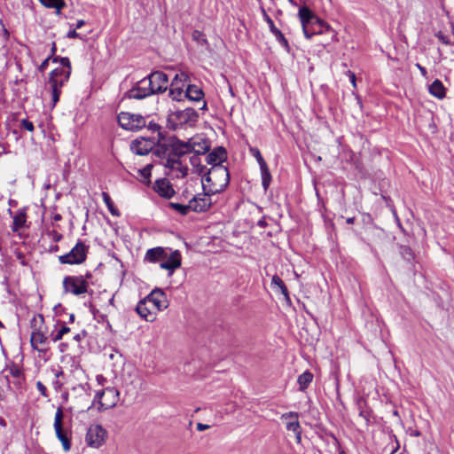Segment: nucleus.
Listing matches in <instances>:
<instances>
[{
	"label": "nucleus",
	"mask_w": 454,
	"mask_h": 454,
	"mask_svg": "<svg viewBox=\"0 0 454 454\" xmlns=\"http://www.w3.org/2000/svg\"><path fill=\"white\" fill-rule=\"evenodd\" d=\"M196 428L198 431H204V430L208 429L209 426L206 425V424H202V423H198L196 426Z\"/></svg>",
	"instance_id": "nucleus-57"
},
{
	"label": "nucleus",
	"mask_w": 454,
	"mask_h": 454,
	"mask_svg": "<svg viewBox=\"0 0 454 454\" xmlns=\"http://www.w3.org/2000/svg\"><path fill=\"white\" fill-rule=\"evenodd\" d=\"M153 190L162 198L170 199L175 194L170 182L166 178L158 179L155 181Z\"/></svg>",
	"instance_id": "nucleus-21"
},
{
	"label": "nucleus",
	"mask_w": 454,
	"mask_h": 454,
	"mask_svg": "<svg viewBox=\"0 0 454 454\" xmlns=\"http://www.w3.org/2000/svg\"><path fill=\"white\" fill-rule=\"evenodd\" d=\"M84 24H85V22L83 20H77L76 24L74 25V27H75L77 29V28L82 27Z\"/></svg>",
	"instance_id": "nucleus-59"
},
{
	"label": "nucleus",
	"mask_w": 454,
	"mask_h": 454,
	"mask_svg": "<svg viewBox=\"0 0 454 454\" xmlns=\"http://www.w3.org/2000/svg\"><path fill=\"white\" fill-rule=\"evenodd\" d=\"M0 425L5 426V421L3 418H0Z\"/></svg>",
	"instance_id": "nucleus-64"
},
{
	"label": "nucleus",
	"mask_w": 454,
	"mask_h": 454,
	"mask_svg": "<svg viewBox=\"0 0 454 454\" xmlns=\"http://www.w3.org/2000/svg\"><path fill=\"white\" fill-rule=\"evenodd\" d=\"M95 392L91 407H95L98 411L111 409L119 402L120 394L115 387H106L102 389L95 390Z\"/></svg>",
	"instance_id": "nucleus-3"
},
{
	"label": "nucleus",
	"mask_w": 454,
	"mask_h": 454,
	"mask_svg": "<svg viewBox=\"0 0 454 454\" xmlns=\"http://www.w3.org/2000/svg\"><path fill=\"white\" fill-rule=\"evenodd\" d=\"M58 250H59V246L58 245H52L49 248L50 252H57Z\"/></svg>",
	"instance_id": "nucleus-61"
},
{
	"label": "nucleus",
	"mask_w": 454,
	"mask_h": 454,
	"mask_svg": "<svg viewBox=\"0 0 454 454\" xmlns=\"http://www.w3.org/2000/svg\"><path fill=\"white\" fill-rule=\"evenodd\" d=\"M204 97L203 90L194 84H188L185 89L184 98H188L191 101H200Z\"/></svg>",
	"instance_id": "nucleus-26"
},
{
	"label": "nucleus",
	"mask_w": 454,
	"mask_h": 454,
	"mask_svg": "<svg viewBox=\"0 0 454 454\" xmlns=\"http://www.w3.org/2000/svg\"><path fill=\"white\" fill-rule=\"evenodd\" d=\"M157 146V141L155 138H145L141 137L132 142L130 148L131 151L137 155H146L150 152H153Z\"/></svg>",
	"instance_id": "nucleus-14"
},
{
	"label": "nucleus",
	"mask_w": 454,
	"mask_h": 454,
	"mask_svg": "<svg viewBox=\"0 0 454 454\" xmlns=\"http://www.w3.org/2000/svg\"><path fill=\"white\" fill-rule=\"evenodd\" d=\"M102 198L110 213L113 215H119V210L115 207L114 203L111 199L110 195L107 192H103Z\"/></svg>",
	"instance_id": "nucleus-35"
},
{
	"label": "nucleus",
	"mask_w": 454,
	"mask_h": 454,
	"mask_svg": "<svg viewBox=\"0 0 454 454\" xmlns=\"http://www.w3.org/2000/svg\"><path fill=\"white\" fill-rule=\"evenodd\" d=\"M82 335L85 336V331H84V330H82V331L81 332V333L76 334V335L74 337V340H76L77 342H79V341L81 340V336H82Z\"/></svg>",
	"instance_id": "nucleus-60"
},
{
	"label": "nucleus",
	"mask_w": 454,
	"mask_h": 454,
	"mask_svg": "<svg viewBox=\"0 0 454 454\" xmlns=\"http://www.w3.org/2000/svg\"><path fill=\"white\" fill-rule=\"evenodd\" d=\"M262 16L264 20L269 25L270 32L274 35L276 40L279 43V44L287 51L290 52L291 48L288 43L287 39L285 37L283 33L275 26L272 19L267 14L265 10L262 9Z\"/></svg>",
	"instance_id": "nucleus-19"
},
{
	"label": "nucleus",
	"mask_w": 454,
	"mask_h": 454,
	"mask_svg": "<svg viewBox=\"0 0 454 454\" xmlns=\"http://www.w3.org/2000/svg\"><path fill=\"white\" fill-rule=\"evenodd\" d=\"M356 405L359 411V417H361L365 425L368 426L371 422L372 410L369 408L367 402L364 398H359L356 402Z\"/></svg>",
	"instance_id": "nucleus-27"
},
{
	"label": "nucleus",
	"mask_w": 454,
	"mask_h": 454,
	"mask_svg": "<svg viewBox=\"0 0 454 454\" xmlns=\"http://www.w3.org/2000/svg\"><path fill=\"white\" fill-rule=\"evenodd\" d=\"M36 388L43 396H48L47 388L41 381L36 382Z\"/></svg>",
	"instance_id": "nucleus-49"
},
{
	"label": "nucleus",
	"mask_w": 454,
	"mask_h": 454,
	"mask_svg": "<svg viewBox=\"0 0 454 454\" xmlns=\"http://www.w3.org/2000/svg\"><path fill=\"white\" fill-rule=\"evenodd\" d=\"M167 258L166 249L161 247L148 249L145 255V261L157 262Z\"/></svg>",
	"instance_id": "nucleus-25"
},
{
	"label": "nucleus",
	"mask_w": 454,
	"mask_h": 454,
	"mask_svg": "<svg viewBox=\"0 0 454 454\" xmlns=\"http://www.w3.org/2000/svg\"><path fill=\"white\" fill-rule=\"evenodd\" d=\"M151 168H152V165H147L144 168L139 170L140 175L144 179L149 180V178L151 176Z\"/></svg>",
	"instance_id": "nucleus-47"
},
{
	"label": "nucleus",
	"mask_w": 454,
	"mask_h": 454,
	"mask_svg": "<svg viewBox=\"0 0 454 454\" xmlns=\"http://www.w3.org/2000/svg\"><path fill=\"white\" fill-rule=\"evenodd\" d=\"M43 323H44V317L43 315L38 314V315L34 316L30 321V327L32 329V332L42 330V326H43Z\"/></svg>",
	"instance_id": "nucleus-36"
},
{
	"label": "nucleus",
	"mask_w": 454,
	"mask_h": 454,
	"mask_svg": "<svg viewBox=\"0 0 454 454\" xmlns=\"http://www.w3.org/2000/svg\"><path fill=\"white\" fill-rule=\"evenodd\" d=\"M56 51H57L56 43L53 42L51 43V55L50 56H51L52 62H59L60 63V59L62 57L55 56Z\"/></svg>",
	"instance_id": "nucleus-48"
},
{
	"label": "nucleus",
	"mask_w": 454,
	"mask_h": 454,
	"mask_svg": "<svg viewBox=\"0 0 454 454\" xmlns=\"http://www.w3.org/2000/svg\"><path fill=\"white\" fill-rule=\"evenodd\" d=\"M81 361H82V359H81L80 356H74L72 357L71 368H72V372L74 374H80V373L83 372V369L81 364Z\"/></svg>",
	"instance_id": "nucleus-38"
},
{
	"label": "nucleus",
	"mask_w": 454,
	"mask_h": 454,
	"mask_svg": "<svg viewBox=\"0 0 454 454\" xmlns=\"http://www.w3.org/2000/svg\"><path fill=\"white\" fill-rule=\"evenodd\" d=\"M400 254L403 256V258L408 262H412L415 258V254L412 249L408 246H401Z\"/></svg>",
	"instance_id": "nucleus-39"
},
{
	"label": "nucleus",
	"mask_w": 454,
	"mask_h": 454,
	"mask_svg": "<svg viewBox=\"0 0 454 454\" xmlns=\"http://www.w3.org/2000/svg\"><path fill=\"white\" fill-rule=\"evenodd\" d=\"M314 375L309 371H305L303 373L298 376L297 383L299 385V390L304 392L309 384L312 382Z\"/></svg>",
	"instance_id": "nucleus-30"
},
{
	"label": "nucleus",
	"mask_w": 454,
	"mask_h": 454,
	"mask_svg": "<svg viewBox=\"0 0 454 454\" xmlns=\"http://www.w3.org/2000/svg\"><path fill=\"white\" fill-rule=\"evenodd\" d=\"M51 90V107L53 108L59 100L61 89L56 87H50Z\"/></svg>",
	"instance_id": "nucleus-41"
},
{
	"label": "nucleus",
	"mask_w": 454,
	"mask_h": 454,
	"mask_svg": "<svg viewBox=\"0 0 454 454\" xmlns=\"http://www.w3.org/2000/svg\"><path fill=\"white\" fill-rule=\"evenodd\" d=\"M70 27H72L68 33H67V37L68 38H75V37H78L79 35L78 33L76 32V28L74 27V25H70Z\"/></svg>",
	"instance_id": "nucleus-54"
},
{
	"label": "nucleus",
	"mask_w": 454,
	"mask_h": 454,
	"mask_svg": "<svg viewBox=\"0 0 454 454\" xmlns=\"http://www.w3.org/2000/svg\"><path fill=\"white\" fill-rule=\"evenodd\" d=\"M25 223H26V214L23 212L17 214L13 217L12 227V231H18L21 227H23L25 225Z\"/></svg>",
	"instance_id": "nucleus-34"
},
{
	"label": "nucleus",
	"mask_w": 454,
	"mask_h": 454,
	"mask_svg": "<svg viewBox=\"0 0 454 454\" xmlns=\"http://www.w3.org/2000/svg\"><path fill=\"white\" fill-rule=\"evenodd\" d=\"M347 74H348V77H349V79H350V82H351L352 85H353L354 87H356V74H355V73H353V72H351V71H349V70H348V71L347 72Z\"/></svg>",
	"instance_id": "nucleus-56"
},
{
	"label": "nucleus",
	"mask_w": 454,
	"mask_h": 454,
	"mask_svg": "<svg viewBox=\"0 0 454 454\" xmlns=\"http://www.w3.org/2000/svg\"><path fill=\"white\" fill-rule=\"evenodd\" d=\"M145 78L153 94L164 92L168 87V75L161 71L153 72Z\"/></svg>",
	"instance_id": "nucleus-11"
},
{
	"label": "nucleus",
	"mask_w": 454,
	"mask_h": 454,
	"mask_svg": "<svg viewBox=\"0 0 454 454\" xmlns=\"http://www.w3.org/2000/svg\"><path fill=\"white\" fill-rule=\"evenodd\" d=\"M211 195L214 194L204 191V193L193 196V198L189 201L190 206H192L191 209L198 213L207 211L212 205Z\"/></svg>",
	"instance_id": "nucleus-16"
},
{
	"label": "nucleus",
	"mask_w": 454,
	"mask_h": 454,
	"mask_svg": "<svg viewBox=\"0 0 454 454\" xmlns=\"http://www.w3.org/2000/svg\"><path fill=\"white\" fill-rule=\"evenodd\" d=\"M136 311L141 318L148 322L154 321L157 313L160 312L159 310H156V309H152V305L143 299L138 301L136 307Z\"/></svg>",
	"instance_id": "nucleus-20"
},
{
	"label": "nucleus",
	"mask_w": 454,
	"mask_h": 454,
	"mask_svg": "<svg viewBox=\"0 0 454 454\" xmlns=\"http://www.w3.org/2000/svg\"><path fill=\"white\" fill-rule=\"evenodd\" d=\"M227 159V152L223 146H219L209 153L206 157V161L211 167L223 165L222 163Z\"/></svg>",
	"instance_id": "nucleus-23"
},
{
	"label": "nucleus",
	"mask_w": 454,
	"mask_h": 454,
	"mask_svg": "<svg viewBox=\"0 0 454 454\" xmlns=\"http://www.w3.org/2000/svg\"><path fill=\"white\" fill-rule=\"evenodd\" d=\"M160 145L159 153L167 155L165 162H161L168 168V175L174 174L177 178H184L188 175V167L183 162L182 158L191 153L205 154L210 150V143L206 138L192 137L184 142L176 136H171L167 144Z\"/></svg>",
	"instance_id": "nucleus-1"
},
{
	"label": "nucleus",
	"mask_w": 454,
	"mask_h": 454,
	"mask_svg": "<svg viewBox=\"0 0 454 454\" xmlns=\"http://www.w3.org/2000/svg\"><path fill=\"white\" fill-rule=\"evenodd\" d=\"M46 342L47 337L45 336L42 330L31 333L30 343L33 349H36L40 352L45 351Z\"/></svg>",
	"instance_id": "nucleus-24"
},
{
	"label": "nucleus",
	"mask_w": 454,
	"mask_h": 454,
	"mask_svg": "<svg viewBox=\"0 0 454 454\" xmlns=\"http://www.w3.org/2000/svg\"><path fill=\"white\" fill-rule=\"evenodd\" d=\"M320 24L318 23H311L309 27V32L310 34L309 36H306L307 38H311L312 35H317V34H323L328 31H331V27L323 20L319 19Z\"/></svg>",
	"instance_id": "nucleus-29"
},
{
	"label": "nucleus",
	"mask_w": 454,
	"mask_h": 454,
	"mask_svg": "<svg viewBox=\"0 0 454 454\" xmlns=\"http://www.w3.org/2000/svg\"><path fill=\"white\" fill-rule=\"evenodd\" d=\"M71 74V63L68 58L60 59V67L50 73L48 84L50 87H61L68 81Z\"/></svg>",
	"instance_id": "nucleus-4"
},
{
	"label": "nucleus",
	"mask_w": 454,
	"mask_h": 454,
	"mask_svg": "<svg viewBox=\"0 0 454 454\" xmlns=\"http://www.w3.org/2000/svg\"><path fill=\"white\" fill-rule=\"evenodd\" d=\"M20 129L27 130L29 132H33L35 130V126L32 121L27 119H22L20 121Z\"/></svg>",
	"instance_id": "nucleus-44"
},
{
	"label": "nucleus",
	"mask_w": 454,
	"mask_h": 454,
	"mask_svg": "<svg viewBox=\"0 0 454 454\" xmlns=\"http://www.w3.org/2000/svg\"><path fill=\"white\" fill-rule=\"evenodd\" d=\"M64 292L74 295H80L85 293L84 276H66L63 279Z\"/></svg>",
	"instance_id": "nucleus-10"
},
{
	"label": "nucleus",
	"mask_w": 454,
	"mask_h": 454,
	"mask_svg": "<svg viewBox=\"0 0 454 454\" xmlns=\"http://www.w3.org/2000/svg\"><path fill=\"white\" fill-rule=\"evenodd\" d=\"M168 207L177 211L181 215H186L191 209L190 203L188 205H183L176 202H169Z\"/></svg>",
	"instance_id": "nucleus-37"
},
{
	"label": "nucleus",
	"mask_w": 454,
	"mask_h": 454,
	"mask_svg": "<svg viewBox=\"0 0 454 454\" xmlns=\"http://www.w3.org/2000/svg\"><path fill=\"white\" fill-rule=\"evenodd\" d=\"M298 15L305 36H309L310 34L309 27L311 23L320 24L319 18L309 7L305 5L300 7Z\"/></svg>",
	"instance_id": "nucleus-17"
},
{
	"label": "nucleus",
	"mask_w": 454,
	"mask_h": 454,
	"mask_svg": "<svg viewBox=\"0 0 454 454\" xmlns=\"http://www.w3.org/2000/svg\"><path fill=\"white\" fill-rule=\"evenodd\" d=\"M61 219H62L61 215H59V214H54V215L51 216V221H52V222H51V224H52V226H56V225L54 224V223H55V222H58V221H59V220H61Z\"/></svg>",
	"instance_id": "nucleus-58"
},
{
	"label": "nucleus",
	"mask_w": 454,
	"mask_h": 454,
	"mask_svg": "<svg viewBox=\"0 0 454 454\" xmlns=\"http://www.w3.org/2000/svg\"><path fill=\"white\" fill-rule=\"evenodd\" d=\"M59 225L52 226V228L46 227L43 237H47L49 239L54 241L55 243L60 241L62 239V234L57 231Z\"/></svg>",
	"instance_id": "nucleus-33"
},
{
	"label": "nucleus",
	"mask_w": 454,
	"mask_h": 454,
	"mask_svg": "<svg viewBox=\"0 0 454 454\" xmlns=\"http://www.w3.org/2000/svg\"><path fill=\"white\" fill-rule=\"evenodd\" d=\"M143 300L152 305V309H156L159 311L165 309L168 306L166 294L160 288H154Z\"/></svg>",
	"instance_id": "nucleus-12"
},
{
	"label": "nucleus",
	"mask_w": 454,
	"mask_h": 454,
	"mask_svg": "<svg viewBox=\"0 0 454 454\" xmlns=\"http://www.w3.org/2000/svg\"><path fill=\"white\" fill-rule=\"evenodd\" d=\"M271 285L277 286L278 288H280V286L286 284L284 283L280 277H278V275H274L271 278Z\"/></svg>",
	"instance_id": "nucleus-50"
},
{
	"label": "nucleus",
	"mask_w": 454,
	"mask_h": 454,
	"mask_svg": "<svg viewBox=\"0 0 454 454\" xmlns=\"http://www.w3.org/2000/svg\"><path fill=\"white\" fill-rule=\"evenodd\" d=\"M190 81L186 73L176 74L169 86V96L173 100L181 101L184 99L187 83Z\"/></svg>",
	"instance_id": "nucleus-7"
},
{
	"label": "nucleus",
	"mask_w": 454,
	"mask_h": 454,
	"mask_svg": "<svg viewBox=\"0 0 454 454\" xmlns=\"http://www.w3.org/2000/svg\"><path fill=\"white\" fill-rule=\"evenodd\" d=\"M437 39L442 43V44H445V45H450L451 44V42H450V39L448 35H444L442 31H438L437 33H435L434 35Z\"/></svg>",
	"instance_id": "nucleus-46"
},
{
	"label": "nucleus",
	"mask_w": 454,
	"mask_h": 454,
	"mask_svg": "<svg viewBox=\"0 0 454 454\" xmlns=\"http://www.w3.org/2000/svg\"><path fill=\"white\" fill-rule=\"evenodd\" d=\"M63 419L64 412L62 407H59L55 413L53 427L56 436L61 442L64 450L69 451L71 449L69 431L65 427Z\"/></svg>",
	"instance_id": "nucleus-6"
},
{
	"label": "nucleus",
	"mask_w": 454,
	"mask_h": 454,
	"mask_svg": "<svg viewBox=\"0 0 454 454\" xmlns=\"http://www.w3.org/2000/svg\"><path fill=\"white\" fill-rule=\"evenodd\" d=\"M50 60H52L51 56H48V57H47V58H46V59H45L41 63V65L38 67V70H39L40 72H42V73H43V72H44V71L47 69L48 66H49V62H50Z\"/></svg>",
	"instance_id": "nucleus-52"
},
{
	"label": "nucleus",
	"mask_w": 454,
	"mask_h": 454,
	"mask_svg": "<svg viewBox=\"0 0 454 454\" xmlns=\"http://www.w3.org/2000/svg\"><path fill=\"white\" fill-rule=\"evenodd\" d=\"M281 419L286 421V430L292 431L295 434L298 443L301 441V427L299 422V414L296 411H289L281 415Z\"/></svg>",
	"instance_id": "nucleus-15"
},
{
	"label": "nucleus",
	"mask_w": 454,
	"mask_h": 454,
	"mask_svg": "<svg viewBox=\"0 0 454 454\" xmlns=\"http://www.w3.org/2000/svg\"><path fill=\"white\" fill-rule=\"evenodd\" d=\"M9 373L15 377V378H20L22 374V372L21 370L19 368L18 365L12 364L11 366H9L7 369H6Z\"/></svg>",
	"instance_id": "nucleus-45"
},
{
	"label": "nucleus",
	"mask_w": 454,
	"mask_h": 454,
	"mask_svg": "<svg viewBox=\"0 0 454 454\" xmlns=\"http://www.w3.org/2000/svg\"><path fill=\"white\" fill-rule=\"evenodd\" d=\"M119 125L127 130L137 131L146 126V121L141 114L121 112L117 116Z\"/></svg>",
	"instance_id": "nucleus-5"
},
{
	"label": "nucleus",
	"mask_w": 454,
	"mask_h": 454,
	"mask_svg": "<svg viewBox=\"0 0 454 454\" xmlns=\"http://www.w3.org/2000/svg\"><path fill=\"white\" fill-rule=\"evenodd\" d=\"M107 437L108 433L102 426H90L87 430V446L98 449L105 444Z\"/></svg>",
	"instance_id": "nucleus-9"
},
{
	"label": "nucleus",
	"mask_w": 454,
	"mask_h": 454,
	"mask_svg": "<svg viewBox=\"0 0 454 454\" xmlns=\"http://www.w3.org/2000/svg\"><path fill=\"white\" fill-rule=\"evenodd\" d=\"M44 7L55 9L56 12L60 13L61 9L66 5L64 0H38Z\"/></svg>",
	"instance_id": "nucleus-31"
},
{
	"label": "nucleus",
	"mask_w": 454,
	"mask_h": 454,
	"mask_svg": "<svg viewBox=\"0 0 454 454\" xmlns=\"http://www.w3.org/2000/svg\"><path fill=\"white\" fill-rule=\"evenodd\" d=\"M70 331V328L66 326V325H63L58 332L56 334H53L51 333V339L54 342L59 340L62 339L63 335L67 333L68 332Z\"/></svg>",
	"instance_id": "nucleus-42"
},
{
	"label": "nucleus",
	"mask_w": 454,
	"mask_h": 454,
	"mask_svg": "<svg viewBox=\"0 0 454 454\" xmlns=\"http://www.w3.org/2000/svg\"><path fill=\"white\" fill-rule=\"evenodd\" d=\"M262 176V185L264 191H267L271 182V174L270 172L268 165H264L260 168Z\"/></svg>",
	"instance_id": "nucleus-32"
},
{
	"label": "nucleus",
	"mask_w": 454,
	"mask_h": 454,
	"mask_svg": "<svg viewBox=\"0 0 454 454\" xmlns=\"http://www.w3.org/2000/svg\"><path fill=\"white\" fill-rule=\"evenodd\" d=\"M182 264L181 253L178 250L171 252L170 255L166 258V261L160 262V267L161 269L169 270L173 273L175 270L179 268Z\"/></svg>",
	"instance_id": "nucleus-22"
},
{
	"label": "nucleus",
	"mask_w": 454,
	"mask_h": 454,
	"mask_svg": "<svg viewBox=\"0 0 454 454\" xmlns=\"http://www.w3.org/2000/svg\"><path fill=\"white\" fill-rule=\"evenodd\" d=\"M148 129L153 132H157V146L154 150V155L160 159V163L161 164V162H165L167 155L159 153L158 150L160 149V145L164 147L163 145L167 144V141L169 140L170 137H166L164 133L161 131V127L155 122H149Z\"/></svg>",
	"instance_id": "nucleus-18"
},
{
	"label": "nucleus",
	"mask_w": 454,
	"mask_h": 454,
	"mask_svg": "<svg viewBox=\"0 0 454 454\" xmlns=\"http://www.w3.org/2000/svg\"><path fill=\"white\" fill-rule=\"evenodd\" d=\"M279 290H280L281 294L284 295L286 301L288 304H291V299H290L288 289H287L286 286L284 285V286H280Z\"/></svg>",
	"instance_id": "nucleus-51"
},
{
	"label": "nucleus",
	"mask_w": 454,
	"mask_h": 454,
	"mask_svg": "<svg viewBox=\"0 0 454 454\" xmlns=\"http://www.w3.org/2000/svg\"><path fill=\"white\" fill-rule=\"evenodd\" d=\"M355 222V217H348L346 219V223L348 224H352Z\"/></svg>",
	"instance_id": "nucleus-63"
},
{
	"label": "nucleus",
	"mask_w": 454,
	"mask_h": 454,
	"mask_svg": "<svg viewBox=\"0 0 454 454\" xmlns=\"http://www.w3.org/2000/svg\"><path fill=\"white\" fill-rule=\"evenodd\" d=\"M429 93L438 99H442L446 96V88L443 83L439 80H434L429 86Z\"/></svg>",
	"instance_id": "nucleus-28"
},
{
	"label": "nucleus",
	"mask_w": 454,
	"mask_h": 454,
	"mask_svg": "<svg viewBox=\"0 0 454 454\" xmlns=\"http://www.w3.org/2000/svg\"><path fill=\"white\" fill-rule=\"evenodd\" d=\"M230 183V173L227 167L216 165L211 167L202 180L203 191L216 194L223 192Z\"/></svg>",
	"instance_id": "nucleus-2"
},
{
	"label": "nucleus",
	"mask_w": 454,
	"mask_h": 454,
	"mask_svg": "<svg viewBox=\"0 0 454 454\" xmlns=\"http://www.w3.org/2000/svg\"><path fill=\"white\" fill-rule=\"evenodd\" d=\"M90 311L95 315V311H94V309H95V303H94L93 301H90Z\"/></svg>",
	"instance_id": "nucleus-62"
},
{
	"label": "nucleus",
	"mask_w": 454,
	"mask_h": 454,
	"mask_svg": "<svg viewBox=\"0 0 454 454\" xmlns=\"http://www.w3.org/2000/svg\"><path fill=\"white\" fill-rule=\"evenodd\" d=\"M190 162L192 167L196 168V170L199 174H201L205 169V167L200 164V154L194 153L190 157Z\"/></svg>",
	"instance_id": "nucleus-40"
},
{
	"label": "nucleus",
	"mask_w": 454,
	"mask_h": 454,
	"mask_svg": "<svg viewBox=\"0 0 454 454\" xmlns=\"http://www.w3.org/2000/svg\"><path fill=\"white\" fill-rule=\"evenodd\" d=\"M151 95H153V90H150V86L148 85L146 78H143L137 82L136 86L125 93L126 98L137 100L144 99Z\"/></svg>",
	"instance_id": "nucleus-13"
},
{
	"label": "nucleus",
	"mask_w": 454,
	"mask_h": 454,
	"mask_svg": "<svg viewBox=\"0 0 454 454\" xmlns=\"http://www.w3.org/2000/svg\"><path fill=\"white\" fill-rule=\"evenodd\" d=\"M415 67L419 70L422 76L427 77V71L426 67H422L419 63H416Z\"/></svg>",
	"instance_id": "nucleus-55"
},
{
	"label": "nucleus",
	"mask_w": 454,
	"mask_h": 454,
	"mask_svg": "<svg viewBox=\"0 0 454 454\" xmlns=\"http://www.w3.org/2000/svg\"><path fill=\"white\" fill-rule=\"evenodd\" d=\"M250 152L255 157L260 168L267 165L266 161L264 160L263 157L261 154V152L257 148H250Z\"/></svg>",
	"instance_id": "nucleus-43"
},
{
	"label": "nucleus",
	"mask_w": 454,
	"mask_h": 454,
	"mask_svg": "<svg viewBox=\"0 0 454 454\" xmlns=\"http://www.w3.org/2000/svg\"><path fill=\"white\" fill-rule=\"evenodd\" d=\"M96 381H97L98 385L103 387V388L106 387V385L107 384V380L103 375H101V374L97 375Z\"/></svg>",
	"instance_id": "nucleus-53"
},
{
	"label": "nucleus",
	"mask_w": 454,
	"mask_h": 454,
	"mask_svg": "<svg viewBox=\"0 0 454 454\" xmlns=\"http://www.w3.org/2000/svg\"><path fill=\"white\" fill-rule=\"evenodd\" d=\"M59 261L61 264L82 263L85 262V243L79 240L67 254L60 255Z\"/></svg>",
	"instance_id": "nucleus-8"
}]
</instances>
